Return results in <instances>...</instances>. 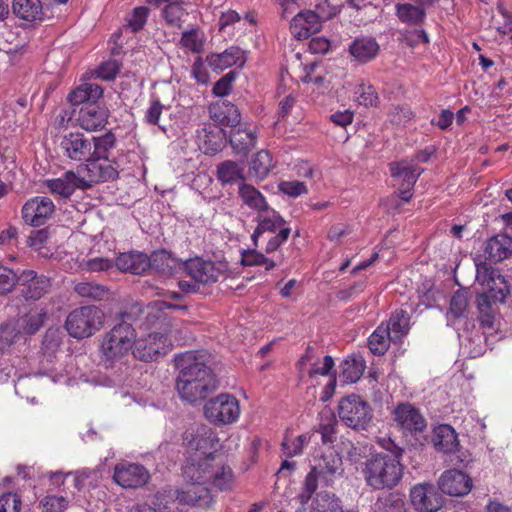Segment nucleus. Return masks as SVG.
I'll list each match as a JSON object with an SVG mask.
<instances>
[{"label":"nucleus","instance_id":"nucleus-42","mask_svg":"<svg viewBox=\"0 0 512 512\" xmlns=\"http://www.w3.org/2000/svg\"><path fill=\"white\" fill-rule=\"evenodd\" d=\"M238 193L242 202L257 214L269 207L264 195L252 185L241 184Z\"/></svg>","mask_w":512,"mask_h":512},{"label":"nucleus","instance_id":"nucleus-19","mask_svg":"<svg viewBox=\"0 0 512 512\" xmlns=\"http://www.w3.org/2000/svg\"><path fill=\"white\" fill-rule=\"evenodd\" d=\"M186 480V485L177 491V500L198 508H208L213 502V497L206 483L198 480Z\"/></svg>","mask_w":512,"mask_h":512},{"label":"nucleus","instance_id":"nucleus-37","mask_svg":"<svg viewBox=\"0 0 512 512\" xmlns=\"http://www.w3.org/2000/svg\"><path fill=\"white\" fill-rule=\"evenodd\" d=\"M74 292L81 298L92 301L108 300L111 296L110 289L94 281H81L74 285Z\"/></svg>","mask_w":512,"mask_h":512},{"label":"nucleus","instance_id":"nucleus-53","mask_svg":"<svg viewBox=\"0 0 512 512\" xmlns=\"http://www.w3.org/2000/svg\"><path fill=\"white\" fill-rule=\"evenodd\" d=\"M308 441L309 437L306 434H301L297 437L285 435L281 443L283 454L287 458L301 455L303 453V448L308 443Z\"/></svg>","mask_w":512,"mask_h":512},{"label":"nucleus","instance_id":"nucleus-15","mask_svg":"<svg viewBox=\"0 0 512 512\" xmlns=\"http://www.w3.org/2000/svg\"><path fill=\"white\" fill-rule=\"evenodd\" d=\"M55 209V204L49 197L35 196L22 206L21 218L29 226L40 227L53 217Z\"/></svg>","mask_w":512,"mask_h":512},{"label":"nucleus","instance_id":"nucleus-3","mask_svg":"<svg viewBox=\"0 0 512 512\" xmlns=\"http://www.w3.org/2000/svg\"><path fill=\"white\" fill-rule=\"evenodd\" d=\"M344 473L342 457L336 451L329 449L319 457L314 458V464L306 475L301 492L298 494V501L304 507L318 488V480L324 486H333L335 481Z\"/></svg>","mask_w":512,"mask_h":512},{"label":"nucleus","instance_id":"nucleus-56","mask_svg":"<svg viewBox=\"0 0 512 512\" xmlns=\"http://www.w3.org/2000/svg\"><path fill=\"white\" fill-rule=\"evenodd\" d=\"M388 117L390 122L394 125H405L413 119L414 112L409 105L399 104L390 109Z\"/></svg>","mask_w":512,"mask_h":512},{"label":"nucleus","instance_id":"nucleus-1","mask_svg":"<svg viewBox=\"0 0 512 512\" xmlns=\"http://www.w3.org/2000/svg\"><path fill=\"white\" fill-rule=\"evenodd\" d=\"M210 360L211 354L205 349L175 355V365L179 369L176 389L181 399L195 403L217 389L218 381L209 366Z\"/></svg>","mask_w":512,"mask_h":512},{"label":"nucleus","instance_id":"nucleus-11","mask_svg":"<svg viewBox=\"0 0 512 512\" xmlns=\"http://www.w3.org/2000/svg\"><path fill=\"white\" fill-rule=\"evenodd\" d=\"M218 443L219 439L216 432L204 424L191 426L183 433V444L189 451L198 453L195 457H191L188 462L200 458L214 459L218 456L216 455Z\"/></svg>","mask_w":512,"mask_h":512},{"label":"nucleus","instance_id":"nucleus-64","mask_svg":"<svg viewBox=\"0 0 512 512\" xmlns=\"http://www.w3.org/2000/svg\"><path fill=\"white\" fill-rule=\"evenodd\" d=\"M21 500L15 493L0 496V512H20Z\"/></svg>","mask_w":512,"mask_h":512},{"label":"nucleus","instance_id":"nucleus-16","mask_svg":"<svg viewBox=\"0 0 512 512\" xmlns=\"http://www.w3.org/2000/svg\"><path fill=\"white\" fill-rule=\"evenodd\" d=\"M113 479L123 488L136 489L148 482L150 474L143 465L125 462L115 466Z\"/></svg>","mask_w":512,"mask_h":512},{"label":"nucleus","instance_id":"nucleus-31","mask_svg":"<svg viewBox=\"0 0 512 512\" xmlns=\"http://www.w3.org/2000/svg\"><path fill=\"white\" fill-rule=\"evenodd\" d=\"M100 160H90L88 167L89 177L87 180L91 185L93 182H108L114 181L119 177V171L117 169V162L104 160V162H99Z\"/></svg>","mask_w":512,"mask_h":512},{"label":"nucleus","instance_id":"nucleus-24","mask_svg":"<svg viewBox=\"0 0 512 512\" xmlns=\"http://www.w3.org/2000/svg\"><path fill=\"white\" fill-rule=\"evenodd\" d=\"M146 2L156 8L162 7L161 17L167 26L182 28L184 17L188 15L184 0H146Z\"/></svg>","mask_w":512,"mask_h":512},{"label":"nucleus","instance_id":"nucleus-7","mask_svg":"<svg viewBox=\"0 0 512 512\" xmlns=\"http://www.w3.org/2000/svg\"><path fill=\"white\" fill-rule=\"evenodd\" d=\"M257 226L251 235L255 246L258 245L259 237L264 233H275L266 244V253L275 252L283 243H285L291 233V228L287 226L286 220L273 208H266L259 212L256 217Z\"/></svg>","mask_w":512,"mask_h":512},{"label":"nucleus","instance_id":"nucleus-57","mask_svg":"<svg viewBox=\"0 0 512 512\" xmlns=\"http://www.w3.org/2000/svg\"><path fill=\"white\" fill-rule=\"evenodd\" d=\"M16 285V272L13 269L0 264V296L10 293Z\"/></svg>","mask_w":512,"mask_h":512},{"label":"nucleus","instance_id":"nucleus-30","mask_svg":"<svg viewBox=\"0 0 512 512\" xmlns=\"http://www.w3.org/2000/svg\"><path fill=\"white\" fill-rule=\"evenodd\" d=\"M484 252L490 261L501 262L512 254V238L497 234L487 241Z\"/></svg>","mask_w":512,"mask_h":512},{"label":"nucleus","instance_id":"nucleus-48","mask_svg":"<svg viewBox=\"0 0 512 512\" xmlns=\"http://www.w3.org/2000/svg\"><path fill=\"white\" fill-rule=\"evenodd\" d=\"M204 131L205 134L200 147L203 149L206 155H215L224 147L226 142V134L221 128Z\"/></svg>","mask_w":512,"mask_h":512},{"label":"nucleus","instance_id":"nucleus-63","mask_svg":"<svg viewBox=\"0 0 512 512\" xmlns=\"http://www.w3.org/2000/svg\"><path fill=\"white\" fill-rule=\"evenodd\" d=\"M467 306L468 301L466 296L463 293L456 292L450 300L449 312L455 318H460L465 315Z\"/></svg>","mask_w":512,"mask_h":512},{"label":"nucleus","instance_id":"nucleus-43","mask_svg":"<svg viewBox=\"0 0 512 512\" xmlns=\"http://www.w3.org/2000/svg\"><path fill=\"white\" fill-rule=\"evenodd\" d=\"M93 156L91 160H108L110 152L116 146V136L112 131L97 137H91Z\"/></svg>","mask_w":512,"mask_h":512},{"label":"nucleus","instance_id":"nucleus-10","mask_svg":"<svg viewBox=\"0 0 512 512\" xmlns=\"http://www.w3.org/2000/svg\"><path fill=\"white\" fill-rule=\"evenodd\" d=\"M393 419L405 438L414 440L412 445H422L427 421L418 408L408 402L399 403L393 410Z\"/></svg>","mask_w":512,"mask_h":512},{"label":"nucleus","instance_id":"nucleus-58","mask_svg":"<svg viewBox=\"0 0 512 512\" xmlns=\"http://www.w3.org/2000/svg\"><path fill=\"white\" fill-rule=\"evenodd\" d=\"M357 101L365 107L375 106L378 101V95L372 85L360 84L355 90Z\"/></svg>","mask_w":512,"mask_h":512},{"label":"nucleus","instance_id":"nucleus-36","mask_svg":"<svg viewBox=\"0 0 512 512\" xmlns=\"http://www.w3.org/2000/svg\"><path fill=\"white\" fill-rule=\"evenodd\" d=\"M384 328H388V335L391 336L392 342H400L406 336L410 329V316L405 310H396L391 314Z\"/></svg>","mask_w":512,"mask_h":512},{"label":"nucleus","instance_id":"nucleus-23","mask_svg":"<svg viewBox=\"0 0 512 512\" xmlns=\"http://www.w3.org/2000/svg\"><path fill=\"white\" fill-rule=\"evenodd\" d=\"M109 110L97 102L86 103L79 111L78 123L86 131L101 130L107 124Z\"/></svg>","mask_w":512,"mask_h":512},{"label":"nucleus","instance_id":"nucleus-52","mask_svg":"<svg viewBox=\"0 0 512 512\" xmlns=\"http://www.w3.org/2000/svg\"><path fill=\"white\" fill-rule=\"evenodd\" d=\"M150 16V9L147 6H137L132 9L126 18V26L133 33H138L144 29Z\"/></svg>","mask_w":512,"mask_h":512},{"label":"nucleus","instance_id":"nucleus-34","mask_svg":"<svg viewBox=\"0 0 512 512\" xmlns=\"http://www.w3.org/2000/svg\"><path fill=\"white\" fill-rule=\"evenodd\" d=\"M433 444L445 454L453 453L458 447V437L452 426L443 424L434 429Z\"/></svg>","mask_w":512,"mask_h":512},{"label":"nucleus","instance_id":"nucleus-60","mask_svg":"<svg viewBox=\"0 0 512 512\" xmlns=\"http://www.w3.org/2000/svg\"><path fill=\"white\" fill-rule=\"evenodd\" d=\"M278 189L283 194L292 198H296L308 193V188L305 183L298 180L281 181L278 184Z\"/></svg>","mask_w":512,"mask_h":512},{"label":"nucleus","instance_id":"nucleus-61","mask_svg":"<svg viewBox=\"0 0 512 512\" xmlns=\"http://www.w3.org/2000/svg\"><path fill=\"white\" fill-rule=\"evenodd\" d=\"M149 259L151 263L150 268L152 269L162 273L170 272L172 270V266L170 265V256L164 250L154 252Z\"/></svg>","mask_w":512,"mask_h":512},{"label":"nucleus","instance_id":"nucleus-46","mask_svg":"<svg viewBox=\"0 0 512 512\" xmlns=\"http://www.w3.org/2000/svg\"><path fill=\"white\" fill-rule=\"evenodd\" d=\"M310 512H343L341 501L334 494L319 492L312 501Z\"/></svg>","mask_w":512,"mask_h":512},{"label":"nucleus","instance_id":"nucleus-35","mask_svg":"<svg viewBox=\"0 0 512 512\" xmlns=\"http://www.w3.org/2000/svg\"><path fill=\"white\" fill-rule=\"evenodd\" d=\"M103 95V88L96 83H83L68 94L67 100L73 105L97 102Z\"/></svg>","mask_w":512,"mask_h":512},{"label":"nucleus","instance_id":"nucleus-44","mask_svg":"<svg viewBox=\"0 0 512 512\" xmlns=\"http://www.w3.org/2000/svg\"><path fill=\"white\" fill-rule=\"evenodd\" d=\"M204 44V32L198 27H193L189 30L182 32L179 41V45L181 46V48L193 54H201L204 50Z\"/></svg>","mask_w":512,"mask_h":512},{"label":"nucleus","instance_id":"nucleus-49","mask_svg":"<svg viewBox=\"0 0 512 512\" xmlns=\"http://www.w3.org/2000/svg\"><path fill=\"white\" fill-rule=\"evenodd\" d=\"M364 360L359 357H348L341 363V374L346 383H356L363 375Z\"/></svg>","mask_w":512,"mask_h":512},{"label":"nucleus","instance_id":"nucleus-39","mask_svg":"<svg viewBox=\"0 0 512 512\" xmlns=\"http://www.w3.org/2000/svg\"><path fill=\"white\" fill-rule=\"evenodd\" d=\"M375 512H409L405 495L390 492L379 496L375 502Z\"/></svg>","mask_w":512,"mask_h":512},{"label":"nucleus","instance_id":"nucleus-25","mask_svg":"<svg viewBox=\"0 0 512 512\" xmlns=\"http://www.w3.org/2000/svg\"><path fill=\"white\" fill-rule=\"evenodd\" d=\"M322 23L317 13L311 10L299 12L290 23L291 33L299 40L307 39L321 30Z\"/></svg>","mask_w":512,"mask_h":512},{"label":"nucleus","instance_id":"nucleus-55","mask_svg":"<svg viewBox=\"0 0 512 512\" xmlns=\"http://www.w3.org/2000/svg\"><path fill=\"white\" fill-rule=\"evenodd\" d=\"M484 288L487 289L486 294H489L491 298L497 300H504L506 296L509 294V286L505 277L500 274V272L494 276V279L486 284Z\"/></svg>","mask_w":512,"mask_h":512},{"label":"nucleus","instance_id":"nucleus-8","mask_svg":"<svg viewBox=\"0 0 512 512\" xmlns=\"http://www.w3.org/2000/svg\"><path fill=\"white\" fill-rule=\"evenodd\" d=\"M104 324L103 311L94 305H85L73 309L67 316L65 328L75 339L93 336Z\"/></svg>","mask_w":512,"mask_h":512},{"label":"nucleus","instance_id":"nucleus-13","mask_svg":"<svg viewBox=\"0 0 512 512\" xmlns=\"http://www.w3.org/2000/svg\"><path fill=\"white\" fill-rule=\"evenodd\" d=\"M238 399L231 394L222 393L208 400L204 406L205 417L215 425H229L240 417Z\"/></svg>","mask_w":512,"mask_h":512},{"label":"nucleus","instance_id":"nucleus-20","mask_svg":"<svg viewBox=\"0 0 512 512\" xmlns=\"http://www.w3.org/2000/svg\"><path fill=\"white\" fill-rule=\"evenodd\" d=\"M438 487L444 494L461 497L467 495L471 491L473 481L465 472L457 469H450L443 472L439 478Z\"/></svg>","mask_w":512,"mask_h":512},{"label":"nucleus","instance_id":"nucleus-5","mask_svg":"<svg viewBox=\"0 0 512 512\" xmlns=\"http://www.w3.org/2000/svg\"><path fill=\"white\" fill-rule=\"evenodd\" d=\"M134 317L130 313H121L102 339L100 352L106 361L114 362L127 356L134 348L136 329Z\"/></svg>","mask_w":512,"mask_h":512},{"label":"nucleus","instance_id":"nucleus-59","mask_svg":"<svg viewBox=\"0 0 512 512\" xmlns=\"http://www.w3.org/2000/svg\"><path fill=\"white\" fill-rule=\"evenodd\" d=\"M42 512H63L68 500L63 496L47 495L40 501Z\"/></svg>","mask_w":512,"mask_h":512},{"label":"nucleus","instance_id":"nucleus-18","mask_svg":"<svg viewBox=\"0 0 512 512\" xmlns=\"http://www.w3.org/2000/svg\"><path fill=\"white\" fill-rule=\"evenodd\" d=\"M60 147L64 155L73 161L89 162L93 156L91 138L80 132H70L64 135Z\"/></svg>","mask_w":512,"mask_h":512},{"label":"nucleus","instance_id":"nucleus-51","mask_svg":"<svg viewBox=\"0 0 512 512\" xmlns=\"http://www.w3.org/2000/svg\"><path fill=\"white\" fill-rule=\"evenodd\" d=\"M338 422L333 413L323 414L318 430L321 434V440L324 444H333L337 439Z\"/></svg>","mask_w":512,"mask_h":512},{"label":"nucleus","instance_id":"nucleus-40","mask_svg":"<svg viewBox=\"0 0 512 512\" xmlns=\"http://www.w3.org/2000/svg\"><path fill=\"white\" fill-rule=\"evenodd\" d=\"M46 317L47 313L45 310L32 309L28 313L18 318L14 324L21 331V335H32L42 327Z\"/></svg>","mask_w":512,"mask_h":512},{"label":"nucleus","instance_id":"nucleus-4","mask_svg":"<svg viewBox=\"0 0 512 512\" xmlns=\"http://www.w3.org/2000/svg\"><path fill=\"white\" fill-rule=\"evenodd\" d=\"M402 449L394 454L378 453L367 459L362 470L366 484L374 490L393 489L402 477Z\"/></svg>","mask_w":512,"mask_h":512},{"label":"nucleus","instance_id":"nucleus-28","mask_svg":"<svg viewBox=\"0 0 512 512\" xmlns=\"http://www.w3.org/2000/svg\"><path fill=\"white\" fill-rule=\"evenodd\" d=\"M379 50L380 46L378 42L371 36L355 38L348 48L349 54L359 63H368L372 61L377 57Z\"/></svg>","mask_w":512,"mask_h":512},{"label":"nucleus","instance_id":"nucleus-14","mask_svg":"<svg viewBox=\"0 0 512 512\" xmlns=\"http://www.w3.org/2000/svg\"><path fill=\"white\" fill-rule=\"evenodd\" d=\"M389 170L391 177L397 181L398 197L404 202L410 201L413 197L414 186L423 170L417 163L406 160L391 162Z\"/></svg>","mask_w":512,"mask_h":512},{"label":"nucleus","instance_id":"nucleus-26","mask_svg":"<svg viewBox=\"0 0 512 512\" xmlns=\"http://www.w3.org/2000/svg\"><path fill=\"white\" fill-rule=\"evenodd\" d=\"M229 142L235 154L246 156L257 143L255 129L247 125H237L231 128Z\"/></svg>","mask_w":512,"mask_h":512},{"label":"nucleus","instance_id":"nucleus-22","mask_svg":"<svg viewBox=\"0 0 512 512\" xmlns=\"http://www.w3.org/2000/svg\"><path fill=\"white\" fill-rule=\"evenodd\" d=\"M44 185L52 194L63 198H69L76 189L91 187L87 180L77 176L73 171H68L59 178L47 179L44 181Z\"/></svg>","mask_w":512,"mask_h":512},{"label":"nucleus","instance_id":"nucleus-47","mask_svg":"<svg viewBox=\"0 0 512 512\" xmlns=\"http://www.w3.org/2000/svg\"><path fill=\"white\" fill-rule=\"evenodd\" d=\"M388 328L381 323L368 338V347L374 355H384L390 346L392 338L388 335Z\"/></svg>","mask_w":512,"mask_h":512},{"label":"nucleus","instance_id":"nucleus-12","mask_svg":"<svg viewBox=\"0 0 512 512\" xmlns=\"http://www.w3.org/2000/svg\"><path fill=\"white\" fill-rule=\"evenodd\" d=\"M182 267L186 275L204 285L214 284L220 278H227L231 274L228 262L205 260L201 257L184 261Z\"/></svg>","mask_w":512,"mask_h":512},{"label":"nucleus","instance_id":"nucleus-32","mask_svg":"<svg viewBox=\"0 0 512 512\" xmlns=\"http://www.w3.org/2000/svg\"><path fill=\"white\" fill-rule=\"evenodd\" d=\"M207 61L212 68L223 71L234 65L243 64L245 58L242 49L231 46L222 53L208 56Z\"/></svg>","mask_w":512,"mask_h":512},{"label":"nucleus","instance_id":"nucleus-54","mask_svg":"<svg viewBox=\"0 0 512 512\" xmlns=\"http://www.w3.org/2000/svg\"><path fill=\"white\" fill-rule=\"evenodd\" d=\"M21 337V331L14 323L0 325V351H7Z\"/></svg>","mask_w":512,"mask_h":512},{"label":"nucleus","instance_id":"nucleus-33","mask_svg":"<svg viewBox=\"0 0 512 512\" xmlns=\"http://www.w3.org/2000/svg\"><path fill=\"white\" fill-rule=\"evenodd\" d=\"M211 117L221 126L234 127L240 124L241 115L236 105L222 101L210 109Z\"/></svg>","mask_w":512,"mask_h":512},{"label":"nucleus","instance_id":"nucleus-17","mask_svg":"<svg viewBox=\"0 0 512 512\" xmlns=\"http://www.w3.org/2000/svg\"><path fill=\"white\" fill-rule=\"evenodd\" d=\"M410 501L419 512H436L442 507L443 499L432 484H417L410 489Z\"/></svg>","mask_w":512,"mask_h":512},{"label":"nucleus","instance_id":"nucleus-41","mask_svg":"<svg viewBox=\"0 0 512 512\" xmlns=\"http://www.w3.org/2000/svg\"><path fill=\"white\" fill-rule=\"evenodd\" d=\"M395 14L400 22L406 25H421L426 17L425 10L410 3H398L395 6Z\"/></svg>","mask_w":512,"mask_h":512},{"label":"nucleus","instance_id":"nucleus-50","mask_svg":"<svg viewBox=\"0 0 512 512\" xmlns=\"http://www.w3.org/2000/svg\"><path fill=\"white\" fill-rule=\"evenodd\" d=\"M217 179L223 184H234L238 180H243L242 169L231 160H226L217 165Z\"/></svg>","mask_w":512,"mask_h":512},{"label":"nucleus","instance_id":"nucleus-21","mask_svg":"<svg viewBox=\"0 0 512 512\" xmlns=\"http://www.w3.org/2000/svg\"><path fill=\"white\" fill-rule=\"evenodd\" d=\"M17 285L22 287L21 293L26 300H37L48 292L51 283L45 275H38L34 270H23L17 275Z\"/></svg>","mask_w":512,"mask_h":512},{"label":"nucleus","instance_id":"nucleus-38","mask_svg":"<svg viewBox=\"0 0 512 512\" xmlns=\"http://www.w3.org/2000/svg\"><path fill=\"white\" fill-rule=\"evenodd\" d=\"M12 12L25 21L41 20L43 16L40 0H13Z\"/></svg>","mask_w":512,"mask_h":512},{"label":"nucleus","instance_id":"nucleus-45","mask_svg":"<svg viewBox=\"0 0 512 512\" xmlns=\"http://www.w3.org/2000/svg\"><path fill=\"white\" fill-rule=\"evenodd\" d=\"M274 167L271 154L267 150H261L251 160L249 172L259 180L265 179Z\"/></svg>","mask_w":512,"mask_h":512},{"label":"nucleus","instance_id":"nucleus-2","mask_svg":"<svg viewBox=\"0 0 512 512\" xmlns=\"http://www.w3.org/2000/svg\"><path fill=\"white\" fill-rule=\"evenodd\" d=\"M146 323L151 331L145 336L135 338L132 353L136 359L150 362L167 354L172 348V318L162 312L149 313Z\"/></svg>","mask_w":512,"mask_h":512},{"label":"nucleus","instance_id":"nucleus-6","mask_svg":"<svg viewBox=\"0 0 512 512\" xmlns=\"http://www.w3.org/2000/svg\"><path fill=\"white\" fill-rule=\"evenodd\" d=\"M183 475L185 479L204 481L220 491L231 490L234 485L232 469L219 456L187 462Z\"/></svg>","mask_w":512,"mask_h":512},{"label":"nucleus","instance_id":"nucleus-29","mask_svg":"<svg viewBox=\"0 0 512 512\" xmlns=\"http://www.w3.org/2000/svg\"><path fill=\"white\" fill-rule=\"evenodd\" d=\"M501 300L493 299L489 294L480 293L476 297L478 321L483 329H494L498 318L497 302Z\"/></svg>","mask_w":512,"mask_h":512},{"label":"nucleus","instance_id":"nucleus-62","mask_svg":"<svg viewBox=\"0 0 512 512\" xmlns=\"http://www.w3.org/2000/svg\"><path fill=\"white\" fill-rule=\"evenodd\" d=\"M500 271L496 268H493L486 262H480L476 265V280L481 286H485L489 284L494 276H496Z\"/></svg>","mask_w":512,"mask_h":512},{"label":"nucleus","instance_id":"nucleus-9","mask_svg":"<svg viewBox=\"0 0 512 512\" xmlns=\"http://www.w3.org/2000/svg\"><path fill=\"white\" fill-rule=\"evenodd\" d=\"M337 412L340 420L354 430H366L373 418L370 404L356 394L342 397Z\"/></svg>","mask_w":512,"mask_h":512},{"label":"nucleus","instance_id":"nucleus-27","mask_svg":"<svg viewBox=\"0 0 512 512\" xmlns=\"http://www.w3.org/2000/svg\"><path fill=\"white\" fill-rule=\"evenodd\" d=\"M115 266L121 272L141 275L150 268L151 263L146 254L131 251L120 253L115 260Z\"/></svg>","mask_w":512,"mask_h":512}]
</instances>
